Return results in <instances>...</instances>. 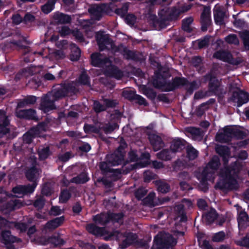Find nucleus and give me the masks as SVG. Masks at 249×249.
I'll use <instances>...</instances> for the list:
<instances>
[{"label":"nucleus","instance_id":"57","mask_svg":"<svg viewBox=\"0 0 249 249\" xmlns=\"http://www.w3.org/2000/svg\"><path fill=\"white\" fill-rule=\"evenodd\" d=\"M241 37L243 40L245 46L249 49V32H243L241 34Z\"/></svg>","mask_w":249,"mask_h":249},{"label":"nucleus","instance_id":"55","mask_svg":"<svg viewBox=\"0 0 249 249\" xmlns=\"http://www.w3.org/2000/svg\"><path fill=\"white\" fill-rule=\"evenodd\" d=\"M72 31L70 28L66 26H63L59 30V33L61 36H64L72 33Z\"/></svg>","mask_w":249,"mask_h":249},{"label":"nucleus","instance_id":"52","mask_svg":"<svg viewBox=\"0 0 249 249\" xmlns=\"http://www.w3.org/2000/svg\"><path fill=\"white\" fill-rule=\"evenodd\" d=\"M80 50L78 48H74L73 51L71 52V59L72 61L77 60L80 56Z\"/></svg>","mask_w":249,"mask_h":249},{"label":"nucleus","instance_id":"47","mask_svg":"<svg viewBox=\"0 0 249 249\" xmlns=\"http://www.w3.org/2000/svg\"><path fill=\"white\" fill-rule=\"evenodd\" d=\"M225 238V233L223 231H220L215 233L213 236L212 240L213 242H222Z\"/></svg>","mask_w":249,"mask_h":249},{"label":"nucleus","instance_id":"60","mask_svg":"<svg viewBox=\"0 0 249 249\" xmlns=\"http://www.w3.org/2000/svg\"><path fill=\"white\" fill-rule=\"evenodd\" d=\"M73 36L79 42L84 43L85 42L84 38L82 33L78 30H73L72 32Z\"/></svg>","mask_w":249,"mask_h":249},{"label":"nucleus","instance_id":"45","mask_svg":"<svg viewBox=\"0 0 249 249\" xmlns=\"http://www.w3.org/2000/svg\"><path fill=\"white\" fill-rule=\"evenodd\" d=\"M226 42L230 44L238 45L239 43V40L235 35L231 34L225 37Z\"/></svg>","mask_w":249,"mask_h":249},{"label":"nucleus","instance_id":"21","mask_svg":"<svg viewBox=\"0 0 249 249\" xmlns=\"http://www.w3.org/2000/svg\"><path fill=\"white\" fill-rule=\"evenodd\" d=\"M71 21V18L67 15L57 12L53 16L52 22L54 23H68Z\"/></svg>","mask_w":249,"mask_h":249},{"label":"nucleus","instance_id":"62","mask_svg":"<svg viewBox=\"0 0 249 249\" xmlns=\"http://www.w3.org/2000/svg\"><path fill=\"white\" fill-rule=\"evenodd\" d=\"M125 22L130 25H133L136 22V18L135 16L132 14L127 15L125 18Z\"/></svg>","mask_w":249,"mask_h":249},{"label":"nucleus","instance_id":"23","mask_svg":"<svg viewBox=\"0 0 249 249\" xmlns=\"http://www.w3.org/2000/svg\"><path fill=\"white\" fill-rule=\"evenodd\" d=\"M215 150L216 152L223 158L224 164H226L228 162V159L231 157L228 147L226 146L217 145Z\"/></svg>","mask_w":249,"mask_h":249},{"label":"nucleus","instance_id":"1","mask_svg":"<svg viewBox=\"0 0 249 249\" xmlns=\"http://www.w3.org/2000/svg\"><path fill=\"white\" fill-rule=\"evenodd\" d=\"M240 170V166L234 163L233 167L225 168L220 173V180L215 185V187L220 189L232 190L237 187L235 179L236 174Z\"/></svg>","mask_w":249,"mask_h":249},{"label":"nucleus","instance_id":"12","mask_svg":"<svg viewBox=\"0 0 249 249\" xmlns=\"http://www.w3.org/2000/svg\"><path fill=\"white\" fill-rule=\"evenodd\" d=\"M192 205V202L190 200L183 199L181 204L177 205L175 207V211L177 213L175 220L177 222L186 221L187 218L184 213V209L186 207H190Z\"/></svg>","mask_w":249,"mask_h":249},{"label":"nucleus","instance_id":"15","mask_svg":"<svg viewBox=\"0 0 249 249\" xmlns=\"http://www.w3.org/2000/svg\"><path fill=\"white\" fill-rule=\"evenodd\" d=\"M117 104L118 102L116 100L104 99L103 103H101L98 101H94L93 108L96 112H100L105 110L107 107H114Z\"/></svg>","mask_w":249,"mask_h":249},{"label":"nucleus","instance_id":"10","mask_svg":"<svg viewBox=\"0 0 249 249\" xmlns=\"http://www.w3.org/2000/svg\"><path fill=\"white\" fill-rule=\"evenodd\" d=\"M0 239L1 242L5 245L7 249H15L13 243L21 242L20 238L12 235L11 231L9 230L2 231Z\"/></svg>","mask_w":249,"mask_h":249},{"label":"nucleus","instance_id":"27","mask_svg":"<svg viewBox=\"0 0 249 249\" xmlns=\"http://www.w3.org/2000/svg\"><path fill=\"white\" fill-rule=\"evenodd\" d=\"M110 213H102L94 216L93 220L96 224L105 225L109 221Z\"/></svg>","mask_w":249,"mask_h":249},{"label":"nucleus","instance_id":"49","mask_svg":"<svg viewBox=\"0 0 249 249\" xmlns=\"http://www.w3.org/2000/svg\"><path fill=\"white\" fill-rule=\"evenodd\" d=\"M14 226L15 228L20 230L21 232H25L28 228V224L24 222H15Z\"/></svg>","mask_w":249,"mask_h":249},{"label":"nucleus","instance_id":"14","mask_svg":"<svg viewBox=\"0 0 249 249\" xmlns=\"http://www.w3.org/2000/svg\"><path fill=\"white\" fill-rule=\"evenodd\" d=\"M36 185V182L32 183V184H28L26 185H17L12 188V192L14 194L20 195L30 194L34 192Z\"/></svg>","mask_w":249,"mask_h":249},{"label":"nucleus","instance_id":"61","mask_svg":"<svg viewBox=\"0 0 249 249\" xmlns=\"http://www.w3.org/2000/svg\"><path fill=\"white\" fill-rule=\"evenodd\" d=\"M11 19L13 23L16 25H19L23 22V18L19 14L13 15Z\"/></svg>","mask_w":249,"mask_h":249},{"label":"nucleus","instance_id":"4","mask_svg":"<svg viewBox=\"0 0 249 249\" xmlns=\"http://www.w3.org/2000/svg\"><path fill=\"white\" fill-rule=\"evenodd\" d=\"M114 237L119 241V246L122 249L127 248L128 246L134 243L137 239V235L130 232L123 233L118 231H115L110 233L108 237H106V240Z\"/></svg>","mask_w":249,"mask_h":249},{"label":"nucleus","instance_id":"39","mask_svg":"<svg viewBox=\"0 0 249 249\" xmlns=\"http://www.w3.org/2000/svg\"><path fill=\"white\" fill-rule=\"evenodd\" d=\"M219 86V83L217 79H215L214 78L211 79L209 83V89L212 92L216 93Z\"/></svg>","mask_w":249,"mask_h":249},{"label":"nucleus","instance_id":"56","mask_svg":"<svg viewBox=\"0 0 249 249\" xmlns=\"http://www.w3.org/2000/svg\"><path fill=\"white\" fill-rule=\"evenodd\" d=\"M39 109L45 113H47V93L43 94L41 102L40 104Z\"/></svg>","mask_w":249,"mask_h":249},{"label":"nucleus","instance_id":"3","mask_svg":"<svg viewBox=\"0 0 249 249\" xmlns=\"http://www.w3.org/2000/svg\"><path fill=\"white\" fill-rule=\"evenodd\" d=\"M219 165V158L217 156H214L204 169L202 175L198 177L201 185L204 186L203 188L204 191H206L208 189L206 181H213Z\"/></svg>","mask_w":249,"mask_h":249},{"label":"nucleus","instance_id":"29","mask_svg":"<svg viewBox=\"0 0 249 249\" xmlns=\"http://www.w3.org/2000/svg\"><path fill=\"white\" fill-rule=\"evenodd\" d=\"M67 93L68 90L66 88L60 86L57 88L53 89L51 94L54 96L55 99H57L64 97L67 95Z\"/></svg>","mask_w":249,"mask_h":249},{"label":"nucleus","instance_id":"59","mask_svg":"<svg viewBox=\"0 0 249 249\" xmlns=\"http://www.w3.org/2000/svg\"><path fill=\"white\" fill-rule=\"evenodd\" d=\"M35 20V17L30 13H26L23 18V22L26 24Z\"/></svg>","mask_w":249,"mask_h":249},{"label":"nucleus","instance_id":"51","mask_svg":"<svg viewBox=\"0 0 249 249\" xmlns=\"http://www.w3.org/2000/svg\"><path fill=\"white\" fill-rule=\"evenodd\" d=\"M36 137L29 131L26 132L23 136V140L24 142L28 144L32 142L33 140Z\"/></svg>","mask_w":249,"mask_h":249},{"label":"nucleus","instance_id":"31","mask_svg":"<svg viewBox=\"0 0 249 249\" xmlns=\"http://www.w3.org/2000/svg\"><path fill=\"white\" fill-rule=\"evenodd\" d=\"M225 17V13L218 8H216L214 12L215 22L217 24L222 25L224 23V19Z\"/></svg>","mask_w":249,"mask_h":249},{"label":"nucleus","instance_id":"25","mask_svg":"<svg viewBox=\"0 0 249 249\" xmlns=\"http://www.w3.org/2000/svg\"><path fill=\"white\" fill-rule=\"evenodd\" d=\"M185 141L179 138L174 139L170 146V149L172 152H179L184 147Z\"/></svg>","mask_w":249,"mask_h":249},{"label":"nucleus","instance_id":"35","mask_svg":"<svg viewBox=\"0 0 249 249\" xmlns=\"http://www.w3.org/2000/svg\"><path fill=\"white\" fill-rule=\"evenodd\" d=\"M157 157L162 160H169L172 157V153L168 150H163L157 153Z\"/></svg>","mask_w":249,"mask_h":249},{"label":"nucleus","instance_id":"18","mask_svg":"<svg viewBox=\"0 0 249 249\" xmlns=\"http://www.w3.org/2000/svg\"><path fill=\"white\" fill-rule=\"evenodd\" d=\"M86 229L89 232L92 234L97 236H104L105 238L108 237L111 233L107 231L104 228L97 227L93 224L88 225L86 227Z\"/></svg>","mask_w":249,"mask_h":249},{"label":"nucleus","instance_id":"13","mask_svg":"<svg viewBox=\"0 0 249 249\" xmlns=\"http://www.w3.org/2000/svg\"><path fill=\"white\" fill-rule=\"evenodd\" d=\"M213 57L233 65H238L242 62L241 59H234L230 53L225 51H218L214 53Z\"/></svg>","mask_w":249,"mask_h":249},{"label":"nucleus","instance_id":"40","mask_svg":"<svg viewBox=\"0 0 249 249\" xmlns=\"http://www.w3.org/2000/svg\"><path fill=\"white\" fill-rule=\"evenodd\" d=\"M88 179L87 175L86 173H82L72 178V181L76 183H84L87 182Z\"/></svg>","mask_w":249,"mask_h":249},{"label":"nucleus","instance_id":"6","mask_svg":"<svg viewBox=\"0 0 249 249\" xmlns=\"http://www.w3.org/2000/svg\"><path fill=\"white\" fill-rule=\"evenodd\" d=\"M163 81V82H160L159 83L158 79L155 80L153 81V84L158 88L162 90L170 91L183 86L186 83V80L184 78H176L174 79L172 83L166 82L164 79Z\"/></svg>","mask_w":249,"mask_h":249},{"label":"nucleus","instance_id":"8","mask_svg":"<svg viewBox=\"0 0 249 249\" xmlns=\"http://www.w3.org/2000/svg\"><path fill=\"white\" fill-rule=\"evenodd\" d=\"M155 242L165 248H169L176 244V240L169 233L160 232L154 239Z\"/></svg>","mask_w":249,"mask_h":249},{"label":"nucleus","instance_id":"2","mask_svg":"<svg viewBox=\"0 0 249 249\" xmlns=\"http://www.w3.org/2000/svg\"><path fill=\"white\" fill-rule=\"evenodd\" d=\"M91 63L96 67L105 69L106 75L119 79L123 76L122 72L116 67L111 64V62L107 58L100 53H94L91 55Z\"/></svg>","mask_w":249,"mask_h":249},{"label":"nucleus","instance_id":"16","mask_svg":"<svg viewBox=\"0 0 249 249\" xmlns=\"http://www.w3.org/2000/svg\"><path fill=\"white\" fill-rule=\"evenodd\" d=\"M124 152L121 148H119L113 154L108 155L107 161L111 165L115 166L120 164L124 159Z\"/></svg>","mask_w":249,"mask_h":249},{"label":"nucleus","instance_id":"20","mask_svg":"<svg viewBox=\"0 0 249 249\" xmlns=\"http://www.w3.org/2000/svg\"><path fill=\"white\" fill-rule=\"evenodd\" d=\"M149 139L151 144L152 145L154 151H158L161 149L164 145L163 142L161 138L155 134H150Z\"/></svg>","mask_w":249,"mask_h":249},{"label":"nucleus","instance_id":"22","mask_svg":"<svg viewBox=\"0 0 249 249\" xmlns=\"http://www.w3.org/2000/svg\"><path fill=\"white\" fill-rule=\"evenodd\" d=\"M89 12L92 15L93 18L99 20L104 13V7L101 5H93L89 9Z\"/></svg>","mask_w":249,"mask_h":249},{"label":"nucleus","instance_id":"36","mask_svg":"<svg viewBox=\"0 0 249 249\" xmlns=\"http://www.w3.org/2000/svg\"><path fill=\"white\" fill-rule=\"evenodd\" d=\"M189 132L194 140H200L202 137V132L198 128L195 127L190 128L189 129Z\"/></svg>","mask_w":249,"mask_h":249},{"label":"nucleus","instance_id":"43","mask_svg":"<svg viewBox=\"0 0 249 249\" xmlns=\"http://www.w3.org/2000/svg\"><path fill=\"white\" fill-rule=\"evenodd\" d=\"M71 195L68 190H63L61 192L59 197V201L61 203L66 202L71 197Z\"/></svg>","mask_w":249,"mask_h":249},{"label":"nucleus","instance_id":"48","mask_svg":"<svg viewBox=\"0 0 249 249\" xmlns=\"http://www.w3.org/2000/svg\"><path fill=\"white\" fill-rule=\"evenodd\" d=\"M37 153L40 160H44L47 159V146L39 147L38 149Z\"/></svg>","mask_w":249,"mask_h":249},{"label":"nucleus","instance_id":"64","mask_svg":"<svg viewBox=\"0 0 249 249\" xmlns=\"http://www.w3.org/2000/svg\"><path fill=\"white\" fill-rule=\"evenodd\" d=\"M51 243L53 246H56L60 244V241L58 236L50 237L48 238V244Z\"/></svg>","mask_w":249,"mask_h":249},{"label":"nucleus","instance_id":"38","mask_svg":"<svg viewBox=\"0 0 249 249\" xmlns=\"http://www.w3.org/2000/svg\"><path fill=\"white\" fill-rule=\"evenodd\" d=\"M193 21L192 17L186 18L182 21V29L188 32H190L192 30L191 24Z\"/></svg>","mask_w":249,"mask_h":249},{"label":"nucleus","instance_id":"54","mask_svg":"<svg viewBox=\"0 0 249 249\" xmlns=\"http://www.w3.org/2000/svg\"><path fill=\"white\" fill-rule=\"evenodd\" d=\"M235 243L237 245L244 246L249 248V235L246 236L242 240L236 241Z\"/></svg>","mask_w":249,"mask_h":249},{"label":"nucleus","instance_id":"41","mask_svg":"<svg viewBox=\"0 0 249 249\" xmlns=\"http://www.w3.org/2000/svg\"><path fill=\"white\" fill-rule=\"evenodd\" d=\"M158 186V190L159 192L165 193L169 191L170 187L166 183L158 181L157 183Z\"/></svg>","mask_w":249,"mask_h":249},{"label":"nucleus","instance_id":"44","mask_svg":"<svg viewBox=\"0 0 249 249\" xmlns=\"http://www.w3.org/2000/svg\"><path fill=\"white\" fill-rule=\"evenodd\" d=\"M78 82L81 84L83 85H89V77L86 74L85 71L82 72L81 75H80Z\"/></svg>","mask_w":249,"mask_h":249},{"label":"nucleus","instance_id":"9","mask_svg":"<svg viewBox=\"0 0 249 249\" xmlns=\"http://www.w3.org/2000/svg\"><path fill=\"white\" fill-rule=\"evenodd\" d=\"M230 101L234 103V106L240 107L249 101V94L246 92L237 89L233 92Z\"/></svg>","mask_w":249,"mask_h":249},{"label":"nucleus","instance_id":"50","mask_svg":"<svg viewBox=\"0 0 249 249\" xmlns=\"http://www.w3.org/2000/svg\"><path fill=\"white\" fill-rule=\"evenodd\" d=\"M100 128V127H97L90 124H85L84 127V130L86 133H98Z\"/></svg>","mask_w":249,"mask_h":249},{"label":"nucleus","instance_id":"42","mask_svg":"<svg viewBox=\"0 0 249 249\" xmlns=\"http://www.w3.org/2000/svg\"><path fill=\"white\" fill-rule=\"evenodd\" d=\"M117 128V125L115 123L107 124L101 128L103 129L106 133H110Z\"/></svg>","mask_w":249,"mask_h":249},{"label":"nucleus","instance_id":"5","mask_svg":"<svg viewBox=\"0 0 249 249\" xmlns=\"http://www.w3.org/2000/svg\"><path fill=\"white\" fill-rule=\"evenodd\" d=\"M242 136L243 133L236 128L226 127L223 129L219 131L215 137V140L220 142H226L232 138H241Z\"/></svg>","mask_w":249,"mask_h":249},{"label":"nucleus","instance_id":"24","mask_svg":"<svg viewBox=\"0 0 249 249\" xmlns=\"http://www.w3.org/2000/svg\"><path fill=\"white\" fill-rule=\"evenodd\" d=\"M217 214L213 209L210 210L205 214H203L202 219L206 224H211L216 219Z\"/></svg>","mask_w":249,"mask_h":249},{"label":"nucleus","instance_id":"34","mask_svg":"<svg viewBox=\"0 0 249 249\" xmlns=\"http://www.w3.org/2000/svg\"><path fill=\"white\" fill-rule=\"evenodd\" d=\"M19 203V200H10L6 202L2 206L3 209L8 211L14 210Z\"/></svg>","mask_w":249,"mask_h":249},{"label":"nucleus","instance_id":"7","mask_svg":"<svg viewBox=\"0 0 249 249\" xmlns=\"http://www.w3.org/2000/svg\"><path fill=\"white\" fill-rule=\"evenodd\" d=\"M96 38L100 50L102 51L105 49L112 50L113 51L116 50L113 42L109 38L108 35L98 32L96 34Z\"/></svg>","mask_w":249,"mask_h":249},{"label":"nucleus","instance_id":"17","mask_svg":"<svg viewBox=\"0 0 249 249\" xmlns=\"http://www.w3.org/2000/svg\"><path fill=\"white\" fill-rule=\"evenodd\" d=\"M3 112L0 110V138L10 132V129L7 127L10 124L9 120L7 116L3 114Z\"/></svg>","mask_w":249,"mask_h":249},{"label":"nucleus","instance_id":"26","mask_svg":"<svg viewBox=\"0 0 249 249\" xmlns=\"http://www.w3.org/2000/svg\"><path fill=\"white\" fill-rule=\"evenodd\" d=\"M237 219L238 226L240 228H245L249 225V217L245 212H240Z\"/></svg>","mask_w":249,"mask_h":249},{"label":"nucleus","instance_id":"32","mask_svg":"<svg viewBox=\"0 0 249 249\" xmlns=\"http://www.w3.org/2000/svg\"><path fill=\"white\" fill-rule=\"evenodd\" d=\"M37 173V169L35 166H33L29 169L25 173V176L28 180L32 183L36 182V176Z\"/></svg>","mask_w":249,"mask_h":249},{"label":"nucleus","instance_id":"30","mask_svg":"<svg viewBox=\"0 0 249 249\" xmlns=\"http://www.w3.org/2000/svg\"><path fill=\"white\" fill-rule=\"evenodd\" d=\"M41 78V77H40L38 75H35L29 81L27 85L31 88L36 89L42 88L43 86Z\"/></svg>","mask_w":249,"mask_h":249},{"label":"nucleus","instance_id":"33","mask_svg":"<svg viewBox=\"0 0 249 249\" xmlns=\"http://www.w3.org/2000/svg\"><path fill=\"white\" fill-rule=\"evenodd\" d=\"M150 155L148 153H145L142 155L140 161L136 163V168H142L145 167L149 163Z\"/></svg>","mask_w":249,"mask_h":249},{"label":"nucleus","instance_id":"63","mask_svg":"<svg viewBox=\"0 0 249 249\" xmlns=\"http://www.w3.org/2000/svg\"><path fill=\"white\" fill-rule=\"evenodd\" d=\"M62 213V210H61L58 206H53L49 212L50 215L54 216L59 215Z\"/></svg>","mask_w":249,"mask_h":249},{"label":"nucleus","instance_id":"28","mask_svg":"<svg viewBox=\"0 0 249 249\" xmlns=\"http://www.w3.org/2000/svg\"><path fill=\"white\" fill-rule=\"evenodd\" d=\"M64 217L60 216L48 222V229L53 230L60 226L64 222Z\"/></svg>","mask_w":249,"mask_h":249},{"label":"nucleus","instance_id":"11","mask_svg":"<svg viewBox=\"0 0 249 249\" xmlns=\"http://www.w3.org/2000/svg\"><path fill=\"white\" fill-rule=\"evenodd\" d=\"M16 115L18 118L20 119L33 120L35 122H37L39 120L36 110L33 108L17 110Z\"/></svg>","mask_w":249,"mask_h":249},{"label":"nucleus","instance_id":"53","mask_svg":"<svg viewBox=\"0 0 249 249\" xmlns=\"http://www.w3.org/2000/svg\"><path fill=\"white\" fill-rule=\"evenodd\" d=\"M45 204L44 199L42 197H40L35 200L33 205L37 209H41Z\"/></svg>","mask_w":249,"mask_h":249},{"label":"nucleus","instance_id":"37","mask_svg":"<svg viewBox=\"0 0 249 249\" xmlns=\"http://www.w3.org/2000/svg\"><path fill=\"white\" fill-rule=\"evenodd\" d=\"M186 151L187 156L190 160H194L198 156V151L191 146H187Z\"/></svg>","mask_w":249,"mask_h":249},{"label":"nucleus","instance_id":"58","mask_svg":"<svg viewBox=\"0 0 249 249\" xmlns=\"http://www.w3.org/2000/svg\"><path fill=\"white\" fill-rule=\"evenodd\" d=\"M36 127L38 129L40 134L43 131H46L47 127V118L44 119V122L39 123Z\"/></svg>","mask_w":249,"mask_h":249},{"label":"nucleus","instance_id":"46","mask_svg":"<svg viewBox=\"0 0 249 249\" xmlns=\"http://www.w3.org/2000/svg\"><path fill=\"white\" fill-rule=\"evenodd\" d=\"M136 95L133 91L131 90H125L122 93L124 97L130 100H135Z\"/></svg>","mask_w":249,"mask_h":249},{"label":"nucleus","instance_id":"19","mask_svg":"<svg viewBox=\"0 0 249 249\" xmlns=\"http://www.w3.org/2000/svg\"><path fill=\"white\" fill-rule=\"evenodd\" d=\"M210 8L208 7H204L203 11L201 15V22L202 29L203 31L206 30L211 22L210 17Z\"/></svg>","mask_w":249,"mask_h":249}]
</instances>
